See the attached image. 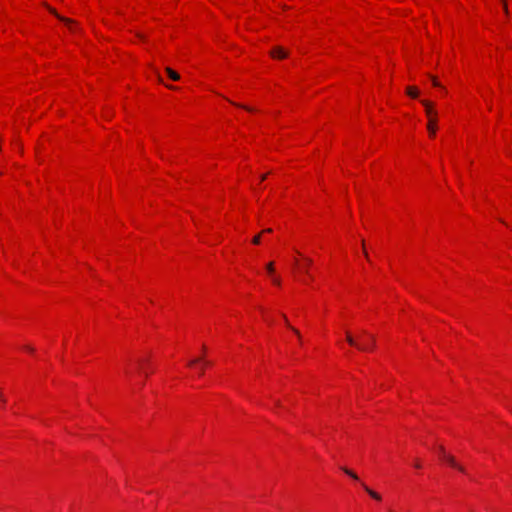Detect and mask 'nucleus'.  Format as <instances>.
I'll use <instances>...</instances> for the list:
<instances>
[{
    "label": "nucleus",
    "instance_id": "obj_4",
    "mask_svg": "<svg viewBox=\"0 0 512 512\" xmlns=\"http://www.w3.org/2000/svg\"><path fill=\"white\" fill-rule=\"evenodd\" d=\"M271 56L275 58H285L287 57V52H285L281 47H275L271 51Z\"/></svg>",
    "mask_w": 512,
    "mask_h": 512
},
{
    "label": "nucleus",
    "instance_id": "obj_23",
    "mask_svg": "<svg viewBox=\"0 0 512 512\" xmlns=\"http://www.w3.org/2000/svg\"><path fill=\"white\" fill-rule=\"evenodd\" d=\"M271 232H272V229H270V228L263 230V233H271Z\"/></svg>",
    "mask_w": 512,
    "mask_h": 512
},
{
    "label": "nucleus",
    "instance_id": "obj_7",
    "mask_svg": "<svg viewBox=\"0 0 512 512\" xmlns=\"http://www.w3.org/2000/svg\"><path fill=\"white\" fill-rule=\"evenodd\" d=\"M406 92L412 98H417L419 94L417 88L415 87H408Z\"/></svg>",
    "mask_w": 512,
    "mask_h": 512
},
{
    "label": "nucleus",
    "instance_id": "obj_14",
    "mask_svg": "<svg viewBox=\"0 0 512 512\" xmlns=\"http://www.w3.org/2000/svg\"><path fill=\"white\" fill-rule=\"evenodd\" d=\"M252 242H253V244H259V243H260V235H256V236L252 239Z\"/></svg>",
    "mask_w": 512,
    "mask_h": 512
},
{
    "label": "nucleus",
    "instance_id": "obj_17",
    "mask_svg": "<svg viewBox=\"0 0 512 512\" xmlns=\"http://www.w3.org/2000/svg\"><path fill=\"white\" fill-rule=\"evenodd\" d=\"M200 361H201V359H194V360H191V361L189 362V365H190V366H191V365H194L195 363H198V362H200Z\"/></svg>",
    "mask_w": 512,
    "mask_h": 512
},
{
    "label": "nucleus",
    "instance_id": "obj_18",
    "mask_svg": "<svg viewBox=\"0 0 512 512\" xmlns=\"http://www.w3.org/2000/svg\"><path fill=\"white\" fill-rule=\"evenodd\" d=\"M273 282L276 284V285H280V279L277 278V277H274L273 278Z\"/></svg>",
    "mask_w": 512,
    "mask_h": 512
},
{
    "label": "nucleus",
    "instance_id": "obj_13",
    "mask_svg": "<svg viewBox=\"0 0 512 512\" xmlns=\"http://www.w3.org/2000/svg\"><path fill=\"white\" fill-rule=\"evenodd\" d=\"M432 83L435 87H440V83L437 81V79L433 76H431Z\"/></svg>",
    "mask_w": 512,
    "mask_h": 512
},
{
    "label": "nucleus",
    "instance_id": "obj_6",
    "mask_svg": "<svg viewBox=\"0 0 512 512\" xmlns=\"http://www.w3.org/2000/svg\"><path fill=\"white\" fill-rule=\"evenodd\" d=\"M282 316H283V319H284V321H285V323H286L287 327H288V328H290V329L295 333V335L300 339V338H301V335H300L299 330H298V329H296L295 327H292V326L289 324L288 319H287V317H286L284 314H283Z\"/></svg>",
    "mask_w": 512,
    "mask_h": 512
},
{
    "label": "nucleus",
    "instance_id": "obj_10",
    "mask_svg": "<svg viewBox=\"0 0 512 512\" xmlns=\"http://www.w3.org/2000/svg\"><path fill=\"white\" fill-rule=\"evenodd\" d=\"M305 262H306V265H305V267H303V271L305 273H308L307 268H308V266H310L312 264V259L311 258H305Z\"/></svg>",
    "mask_w": 512,
    "mask_h": 512
},
{
    "label": "nucleus",
    "instance_id": "obj_20",
    "mask_svg": "<svg viewBox=\"0 0 512 512\" xmlns=\"http://www.w3.org/2000/svg\"><path fill=\"white\" fill-rule=\"evenodd\" d=\"M65 22H66V28H67L70 25L71 21L66 17Z\"/></svg>",
    "mask_w": 512,
    "mask_h": 512
},
{
    "label": "nucleus",
    "instance_id": "obj_16",
    "mask_svg": "<svg viewBox=\"0 0 512 512\" xmlns=\"http://www.w3.org/2000/svg\"><path fill=\"white\" fill-rule=\"evenodd\" d=\"M234 105L238 106V107H242L244 109H246L247 111H252V109L248 106H243V105H239V104H236V103H233Z\"/></svg>",
    "mask_w": 512,
    "mask_h": 512
},
{
    "label": "nucleus",
    "instance_id": "obj_25",
    "mask_svg": "<svg viewBox=\"0 0 512 512\" xmlns=\"http://www.w3.org/2000/svg\"><path fill=\"white\" fill-rule=\"evenodd\" d=\"M203 370H205V367L200 368V374H203Z\"/></svg>",
    "mask_w": 512,
    "mask_h": 512
},
{
    "label": "nucleus",
    "instance_id": "obj_3",
    "mask_svg": "<svg viewBox=\"0 0 512 512\" xmlns=\"http://www.w3.org/2000/svg\"><path fill=\"white\" fill-rule=\"evenodd\" d=\"M421 102H422L423 106L425 107V112L429 119L428 124H427V129L429 131L430 136L433 137L436 133L437 112L434 110L433 104L430 101L422 100Z\"/></svg>",
    "mask_w": 512,
    "mask_h": 512
},
{
    "label": "nucleus",
    "instance_id": "obj_12",
    "mask_svg": "<svg viewBox=\"0 0 512 512\" xmlns=\"http://www.w3.org/2000/svg\"><path fill=\"white\" fill-rule=\"evenodd\" d=\"M146 362H147V360H146V359H139V360L137 361V363H138V366H139V369H140V370H143V365H144Z\"/></svg>",
    "mask_w": 512,
    "mask_h": 512
},
{
    "label": "nucleus",
    "instance_id": "obj_24",
    "mask_svg": "<svg viewBox=\"0 0 512 512\" xmlns=\"http://www.w3.org/2000/svg\"><path fill=\"white\" fill-rule=\"evenodd\" d=\"M275 405H276L277 407H281V403H280V401H279V400H276V401H275Z\"/></svg>",
    "mask_w": 512,
    "mask_h": 512
},
{
    "label": "nucleus",
    "instance_id": "obj_11",
    "mask_svg": "<svg viewBox=\"0 0 512 512\" xmlns=\"http://www.w3.org/2000/svg\"><path fill=\"white\" fill-rule=\"evenodd\" d=\"M266 268H267L268 273L272 274L274 272L273 262L268 263Z\"/></svg>",
    "mask_w": 512,
    "mask_h": 512
},
{
    "label": "nucleus",
    "instance_id": "obj_15",
    "mask_svg": "<svg viewBox=\"0 0 512 512\" xmlns=\"http://www.w3.org/2000/svg\"><path fill=\"white\" fill-rule=\"evenodd\" d=\"M503 1V9H504V12L506 15H508V7H507V4H506V1L505 0H502Z\"/></svg>",
    "mask_w": 512,
    "mask_h": 512
},
{
    "label": "nucleus",
    "instance_id": "obj_21",
    "mask_svg": "<svg viewBox=\"0 0 512 512\" xmlns=\"http://www.w3.org/2000/svg\"><path fill=\"white\" fill-rule=\"evenodd\" d=\"M25 349H26L27 351L33 352V348H32V347H30V346H26V347H25Z\"/></svg>",
    "mask_w": 512,
    "mask_h": 512
},
{
    "label": "nucleus",
    "instance_id": "obj_26",
    "mask_svg": "<svg viewBox=\"0 0 512 512\" xmlns=\"http://www.w3.org/2000/svg\"><path fill=\"white\" fill-rule=\"evenodd\" d=\"M203 370H205V367L200 368V374H203Z\"/></svg>",
    "mask_w": 512,
    "mask_h": 512
},
{
    "label": "nucleus",
    "instance_id": "obj_8",
    "mask_svg": "<svg viewBox=\"0 0 512 512\" xmlns=\"http://www.w3.org/2000/svg\"><path fill=\"white\" fill-rule=\"evenodd\" d=\"M364 489L374 499H376V500H380L381 499V497H380V495L378 493L374 492L373 490L369 489L368 487L365 486Z\"/></svg>",
    "mask_w": 512,
    "mask_h": 512
},
{
    "label": "nucleus",
    "instance_id": "obj_9",
    "mask_svg": "<svg viewBox=\"0 0 512 512\" xmlns=\"http://www.w3.org/2000/svg\"><path fill=\"white\" fill-rule=\"evenodd\" d=\"M344 472L347 476L353 478V480H359V476L356 475L353 471L345 469Z\"/></svg>",
    "mask_w": 512,
    "mask_h": 512
},
{
    "label": "nucleus",
    "instance_id": "obj_22",
    "mask_svg": "<svg viewBox=\"0 0 512 512\" xmlns=\"http://www.w3.org/2000/svg\"><path fill=\"white\" fill-rule=\"evenodd\" d=\"M266 178H267V174H263V175H261V177H260L261 181L265 180Z\"/></svg>",
    "mask_w": 512,
    "mask_h": 512
},
{
    "label": "nucleus",
    "instance_id": "obj_1",
    "mask_svg": "<svg viewBox=\"0 0 512 512\" xmlns=\"http://www.w3.org/2000/svg\"><path fill=\"white\" fill-rule=\"evenodd\" d=\"M434 452L437 455V457L439 458V460L448 464L450 467L458 470L463 476H471L467 472V470L456 461L455 457L446 451L444 446H442V445L436 446L434 448Z\"/></svg>",
    "mask_w": 512,
    "mask_h": 512
},
{
    "label": "nucleus",
    "instance_id": "obj_19",
    "mask_svg": "<svg viewBox=\"0 0 512 512\" xmlns=\"http://www.w3.org/2000/svg\"><path fill=\"white\" fill-rule=\"evenodd\" d=\"M49 11H50L51 13L55 14L59 19H62V18H61V17L56 13V11H55L54 9L49 8Z\"/></svg>",
    "mask_w": 512,
    "mask_h": 512
},
{
    "label": "nucleus",
    "instance_id": "obj_2",
    "mask_svg": "<svg viewBox=\"0 0 512 512\" xmlns=\"http://www.w3.org/2000/svg\"><path fill=\"white\" fill-rule=\"evenodd\" d=\"M367 336V340L358 342L349 332H346V340L351 345L356 347L360 351H367L375 346V337L367 332H363Z\"/></svg>",
    "mask_w": 512,
    "mask_h": 512
},
{
    "label": "nucleus",
    "instance_id": "obj_5",
    "mask_svg": "<svg viewBox=\"0 0 512 512\" xmlns=\"http://www.w3.org/2000/svg\"><path fill=\"white\" fill-rule=\"evenodd\" d=\"M166 73L168 74L169 78L174 80V81H178L180 79V75L175 72L174 70H172L171 68L167 67L165 69Z\"/></svg>",
    "mask_w": 512,
    "mask_h": 512
},
{
    "label": "nucleus",
    "instance_id": "obj_28",
    "mask_svg": "<svg viewBox=\"0 0 512 512\" xmlns=\"http://www.w3.org/2000/svg\"><path fill=\"white\" fill-rule=\"evenodd\" d=\"M511 411H512V408H511Z\"/></svg>",
    "mask_w": 512,
    "mask_h": 512
},
{
    "label": "nucleus",
    "instance_id": "obj_27",
    "mask_svg": "<svg viewBox=\"0 0 512 512\" xmlns=\"http://www.w3.org/2000/svg\"><path fill=\"white\" fill-rule=\"evenodd\" d=\"M168 88L170 89H175V87L171 86V85H167Z\"/></svg>",
    "mask_w": 512,
    "mask_h": 512
}]
</instances>
